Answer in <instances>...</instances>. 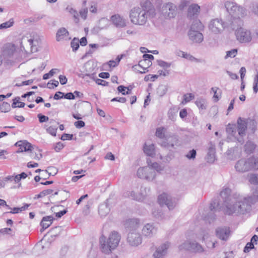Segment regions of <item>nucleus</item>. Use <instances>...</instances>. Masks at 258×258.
Segmentation results:
<instances>
[{"label": "nucleus", "mask_w": 258, "mask_h": 258, "mask_svg": "<svg viewBox=\"0 0 258 258\" xmlns=\"http://www.w3.org/2000/svg\"><path fill=\"white\" fill-rule=\"evenodd\" d=\"M235 34L236 39L240 43H248L252 39L250 31L242 27L236 30Z\"/></svg>", "instance_id": "13"}, {"label": "nucleus", "mask_w": 258, "mask_h": 258, "mask_svg": "<svg viewBox=\"0 0 258 258\" xmlns=\"http://www.w3.org/2000/svg\"><path fill=\"white\" fill-rule=\"evenodd\" d=\"M111 21L116 27L122 28L126 26L125 20L119 15L112 16Z\"/></svg>", "instance_id": "21"}, {"label": "nucleus", "mask_w": 258, "mask_h": 258, "mask_svg": "<svg viewBox=\"0 0 258 258\" xmlns=\"http://www.w3.org/2000/svg\"><path fill=\"white\" fill-rule=\"evenodd\" d=\"M64 95V93L60 92H57L53 96V99L55 100H58L63 98V96Z\"/></svg>", "instance_id": "62"}, {"label": "nucleus", "mask_w": 258, "mask_h": 258, "mask_svg": "<svg viewBox=\"0 0 258 258\" xmlns=\"http://www.w3.org/2000/svg\"><path fill=\"white\" fill-rule=\"evenodd\" d=\"M237 52V49H236L228 51L226 52V55L225 56V58L226 59L228 57H234L236 56Z\"/></svg>", "instance_id": "46"}, {"label": "nucleus", "mask_w": 258, "mask_h": 258, "mask_svg": "<svg viewBox=\"0 0 258 258\" xmlns=\"http://www.w3.org/2000/svg\"><path fill=\"white\" fill-rule=\"evenodd\" d=\"M30 205L25 204L23 206L20 208H14L11 209L12 210L9 213L11 214H17L22 212L23 211L26 210L29 207Z\"/></svg>", "instance_id": "35"}, {"label": "nucleus", "mask_w": 258, "mask_h": 258, "mask_svg": "<svg viewBox=\"0 0 258 258\" xmlns=\"http://www.w3.org/2000/svg\"><path fill=\"white\" fill-rule=\"evenodd\" d=\"M190 251L194 252H202L204 251V248L201 244L193 241H191Z\"/></svg>", "instance_id": "28"}, {"label": "nucleus", "mask_w": 258, "mask_h": 258, "mask_svg": "<svg viewBox=\"0 0 258 258\" xmlns=\"http://www.w3.org/2000/svg\"><path fill=\"white\" fill-rule=\"evenodd\" d=\"M235 168L239 172H245L258 169V162H236Z\"/></svg>", "instance_id": "15"}, {"label": "nucleus", "mask_w": 258, "mask_h": 258, "mask_svg": "<svg viewBox=\"0 0 258 258\" xmlns=\"http://www.w3.org/2000/svg\"><path fill=\"white\" fill-rule=\"evenodd\" d=\"M144 152L147 156L153 157L155 154L154 145L153 144L149 145L145 144L144 146Z\"/></svg>", "instance_id": "26"}, {"label": "nucleus", "mask_w": 258, "mask_h": 258, "mask_svg": "<svg viewBox=\"0 0 258 258\" xmlns=\"http://www.w3.org/2000/svg\"><path fill=\"white\" fill-rule=\"evenodd\" d=\"M71 45L73 51H76L79 47V40L74 38L71 42Z\"/></svg>", "instance_id": "41"}, {"label": "nucleus", "mask_w": 258, "mask_h": 258, "mask_svg": "<svg viewBox=\"0 0 258 258\" xmlns=\"http://www.w3.org/2000/svg\"><path fill=\"white\" fill-rule=\"evenodd\" d=\"M99 214L101 216H106L109 212V209L106 204L101 205L99 207L98 210Z\"/></svg>", "instance_id": "33"}, {"label": "nucleus", "mask_w": 258, "mask_h": 258, "mask_svg": "<svg viewBox=\"0 0 258 258\" xmlns=\"http://www.w3.org/2000/svg\"><path fill=\"white\" fill-rule=\"evenodd\" d=\"M156 11L152 3L148 0L141 3L140 7H134L130 13L131 22L138 25H144L148 19L155 17Z\"/></svg>", "instance_id": "2"}, {"label": "nucleus", "mask_w": 258, "mask_h": 258, "mask_svg": "<svg viewBox=\"0 0 258 258\" xmlns=\"http://www.w3.org/2000/svg\"><path fill=\"white\" fill-rule=\"evenodd\" d=\"M53 190L51 189H46L42 191H41L38 197L42 198L43 197L46 195L52 194Z\"/></svg>", "instance_id": "49"}, {"label": "nucleus", "mask_w": 258, "mask_h": 258, "mask_svg": "<svg viewBox=\"0 0 258 258\" xmlns=\"http://www.w3.org/2000/svg\"><path fill=\"white\" fill-rule=\"evenodd\" d=\"M11 110V106L9 103L4 102L1 107V110L2 112H8Z\"/></svg>", "instance_id": "43"}, {"label": "nucleus", "mask_w": 258, "mask_h": 258, "mask_svg": "<svg viewBox=\"0 0 258 258\" xmlns=\"http://www.w3.org/2000/svg\"><path fill=\"white\" fill-rule=\"evenodd\" d=\"M158 201L160 206H166L169 210L173 209L176 204L170 196L164 192L159 196Z\"/></svg>", "instance_id": "16"}, {"label": "nucleus", "mask_w": 258, "mask_h": 258, "mask_svg": "<svg viewBox=\"0 0 258 258\" xmlns=\"http://www.w3.org/2000/svg\"><path fill=\"white\" fill-rule=\"evenodd\" d=\"M16 48L14 44L8 43L3 47L4 54L7 56H11L15 51Z\"/></svg>", "instance_id": "24"}, {"label": "nucleus", "mask_w": 258, "mask_h": 258, "mask_svg": "<svg viewBox=\"0 0 258 258\" xmlns=\"http://www.w3.org/2000/svg\"><path fill=\"white\" fill-rule=\"evenodd\" d=\"M157 61L158 65L163 68H168L171 66V64L170 63H168L162 60H159Z\"/></svg>", "instance_id": "52"}, {"label": "nucleus", "mask_w": 258, "mask_h": 258, "mask_svg": "<svg viewBox=\"0 0 258 258\" xmlns=\"http://www.w3.org/2000/svg\"><path fill=\"white\" fill-rule=\"evenodd\" d=\"M88 13V9L87 8H83L81 9L80 11V15L81 17L84 20H85L87 18Z\"/></svg>", "instance_id": "56"}, {"label": "nucleus", "mask_w": 258, "mask_h": 258, "mask_svg": "<svg viewBox=\"0 0 258 258\" xmlns=\"http://www.w3.org/2000/svg\"><path fill=\"white\" fill-rule=\"evenodd\" d=\"M202 27L201 22H196L193 23L188 32L189 39L194 42L201 43L203 41L204 37L202 33H200L198 30Z\"/></svg>", "instance_id": "11"}, {"label": "nucleus", "mask_w": 258, "mask_h": 258, "mask_svg": "<svg viewBox=\"0 0 258 258\" xmlns=\"http://www.w3.org/2000/svg\"><path fill=\"white\" fill-rule=\"evenodd\" d=\"M14 24L13 19H11L9 21L3 23L0 25V29H6L12 26Z\"/></svg>", "instance_id": "42"}, {"label": "nucleus", "mask_w": 258, "mask_h": 258, "mask_svg": "<svg viewBox=\"0 0 258 258\" xmlns=\"http://www.w3.org/2000/svg\"><path fill=\"white\" fill-rule=\"evenodd\" d=\"M178 139L177 136L172 135L171 136L166 137L165 141L161 143V146L165 147H172L176 146L178 144Z\"/></svg>", "instance_id": "20"}, {"label": "nucleus", "mask_w": 258, "mask_h": 258, "mask_svg": "<svg viewBox=\"0 0 258 258\" xmlns=\"http://www.w3.org/2000/svg\"><path fill=\"white\" fill-rule=\"evenodd\" d=\"M37 117L39 119V121L40 122L42 123L44 122H46L48 120L49 118L48 117L43 115L42 114H38L37 115Z\"/></svg>", "instance_id": "55"}, {"label": "nucleus", "mask_w": 258, "mask_h": 258, "mask_svg": "<svg viewBox=\"0 0 258 258\" xmlns=\"http://www.w3.org/2000/svg\"><path fill=\"white\" fill-rule=\"evenodd\" d=\"M191 246V241H186L182 243L179 246V249L180 250H187L190 251V248Z\"/></svg>", "instance_id": "40"}, {"label": "nucleus", "mask_w": 258, "mask_h": 258, "mask_svg": "<svg viewBox=\"0 0 258 258\" xmlns=\"http://www.w3.org/2000/svg\"><path fill=\"white\" fill-rule=\"evenodd\" d=\"M133 88V87L132 85H129L128 87L120 85L117 87V89L119 92L124 95L131 94Z\"/></svg>", "instance_id": "29"}, {"label": "nucleus", "mask_w": 258, "mask_h": 258, "mask_svg": "<svg viewBox=\"0 0 258 258\" xmlns=\"http://www.w3.org/2000/svg\"><path fill=\"white\" fill-rule=\"evenodd\" d=\"M196 151L194 149H192L188 153L186 156L189 160L194 159L196 156Z\"/></svg>", "instance_id": "51"}, {"label": "nucleus", "mask_w": 258, "mask_h": 258, "mask_svg": "<svg viewBox=\"0 0 258 258\" xmlns=\"http://www.w3.org/2000/svg\"><path fill=\"white\" fill-rule=\"evenodd\" d=\"M229 229L227 228H218L216 230V235L222 240H226L229 236Z\"/></svg>", "instance_id": "23"}, {"label": "nucleus", "mask_w": 258, "mask_h": 258, "mask_svg": "<svg viewBox=\"0 0 258 258\" xmlns=\"http://www.w3.org/2000/svg\"><path fill=\"white\" fill-rule=\"evenodd\" d=\"M254 248V244L252 243V242H248L244 248V252H249L251 249H253Z\"/></svg>", "instance_id": "53"}, {"label": "nucleus", "mask_w": 258, "mask_h": 258, "mask_svg": "<svg viewBox=\"0 0 258 258\" xmlns=\"http://www.w3.org/2000/svg\"><path fill=\"white\" fill-rule=\"evenodd\" d=\"M61 230V227H55V228L51 229L50 232L52 233L53 236H56L57 234L56 233L58 232V233L59 234Z\"/></svg>", "instance_id": "58"}, {"label": "nucleus", "mask_w": 258, "mask_h": 258, "mask_svg": "<svg viewBox=\"0 0 258 258\" xmlns=\"http://www.w3.org/2000/svg\"><path fill=\"white\" fill-rule=\"evenodd\" d=\"M63 97H64L65 99L71 100V99H74L75 98V96L74 94V93L72 92L67 93L66 94H64L63 96Z\"/></svg>", "instance_id": "61"}, {"label": "nucleus", "mask_w": 258, "mask_h": 258, "mask_svg": "<svg viewBox=\"0 0 258 258\" xmlns=\"http://www.w3.org/2000/svg\"><path fill=\"white\" fill-rule=\"evenodd\" d=\"M0 232L3 234H9L11 236L15 235V232L10 228H5L0 230Z\"/></svg>", "instance_id": "44"}, {"label": "nucleus", "mask_w": 258, "mask_h": 258, "mask_svg": "<svg viewBox=\"0 0 258 258\" xmlns=\"http://www.w3.org/2000/svg\"><path fill=\"white\" fill-rule=\"evenodd\" d=\"M158 227L154 223H146L142 228V235L146 238H151L157 232Z\"/></svg>", "instance_id": "17"}, {"label": "nucleus", "mask_w": 258, "mask_h": 258, "mask_svg": "<svg viewBox=\"0 0 258 258\" xmlns=\"http://www.w3.org/2000/svg\"><path fill=\"white\" fill-rule=\"evenodd\" d=\"M248 181L253 184H258V174H250L247 175Z\"/></svg>", "instance_id": "36"}, {"label": "nucleus", "mask_w": 258, "mask_h": 258, "mask_svg": "<svg viewBox=\"0 0 258 258\" xmlns=\"http://www.w3.org/2000/svg\"><path fill=\"white\" fill-rule=\"evenodd\" d=\"M166 128L164 127H160L156 128L155 135L160 139H166L167 136H165Z\"/></svg>", "instance_id": "31"}, {"label": "nucleus", "mask_w": 258, "mask_h": 258, "mask_svg": "<svg viewBox=\"0 0 258 258\" xmlns=\"http://www.w3.org/2000/svg\"><path fill=\"white\" fill-rule=\"evenodd\" d=\"M54 220V218L52 216H47L44 217L40 223V225L42 228L40 229V232H43V231L48 228L52 223Z\"/></svg>", "instance_id": "22"}, {"label": "nucleus", "mask_w": 258, "mask_h": 258, "mask_svg": "<svg viewBox=\"0 0 258 258\" xmlns=\"http://www.w3.org/2000/svg\"><path fill=\"white\" fill-rule=\"evenodd\" d=\"M49 175H54L57 172V170L54 167H50L46 171Z\"/></svg>", "instance_id": "57"}, {"label": "nucleus", "mask_w": 258, "mask_h": 258, "mask_svg": "<svg viewBox=\"0 0 258 258\" xmlns=\"http://www.w3.org/2000/svg\"><path fill=\"white\" fill-rule=\"evenodd\" d=\"M129 231L126 241L132 247H138L142 243V235L140 232V221L138 219H132L127 222Z\"/></svg>", "instance_id": "4"}, {"label": "nucleus", "mask_w": 258, "mask_h": 258, "mask_svg": "<svg viewBox=\"0 0 258 258\" xmlns=\"http://www.w3.org/2000/svg\"><path fill=\"white\" fill-rule=\"evenodd\" d=\"M69 35V32L68 30L64 28H61L58 29L56 35V38L57 41H59L63 39L65 37Z\"/></svg>", "instance_id": "27"}, {"label": "nucleus", "mask_w": 258, "mask_h": 258, "mask_svg": "<svg viewBox=\"0 0 258 258\" xmlns=\"http://www.w3.org/2000/svg\"><path fill=\"white\" fill-rule=\"evenodd\" d=\"M209 28L213 33L218 34L226 28V23L221 19H214L210 21L209 24Z\"/></svg>", "instance_id": "14"}, {"label": "nucleus", "mask_w": 258, "mask_h": 258, "mask_svg": "<svg viewBox=\"0 0 258 258\" xmlns=\"http://www.w3.org/2000/svg\"><path fill=\"white\" fill-rule=\"evenodd\" d=\"M148 166L140 168L137 171L138 176L149 181L155 177V171L161 172L164 169L162 162H150Z\"/></svg>", "instance_id": "5"}, {"label": "nucleus", "mask_w": 258, "mask_h": 258, "mask_svg": "<svg viewBox=\"0 0 258 258\" xmlns=\"http://www.w3.org/2000/svg\"><path fill=\"white\" fill-rule=\"evenodd\" d=\"M206 101L205 99H202V98L198 99L195 102L196 104L199 107V108L202 109V110L206 109Z\"/></svg>", "instance_id": "39"}, {"label": "nucleus", "mask_w": 258, "mask_h": 258, "mask_svg": "<svg viewBox=\"0 0 258 258\" xmlns=\"http://www.w3.org/2000/svg\"><path fill=\"white\" fill-rule=\"evenodd\" d=\"M200 7L197 4H192L188 8L187 15L189 17L197 15L200 12Z\"/></svg>", "instance_id": "25"}, {"label": "nucleus", "mask_w": 258, "mask_h": 258, "mask_svg": "<svg viewBox=\"0 0 258 258\" xmlns=\"http://www.w3.org/2000/svg\"><path fill=\"white\" fill-rule=\"evenodd\" d=\"M211 90L214 92L213 98L216 99L215 101H217L221 98V92L220 89L218 87H212Z\"/></svg>", "instance_id": "38"}, {"label": "nucleus", "mask_w": 258, "mask_h": 258, "mask_svg": "<svg viewBox=\"0 0 258 258\" xmlns=\"http://www.w3.org/2000/svg\"><path fill=\"white\" fill-rule=\"evenodd\" d=\"M73 137V135L69 134H63L61 137V140H72Z\"/></svg>", "instance_id": "60"}, {"label": "nucleus", "mask_w": 258, "mask_h": 258, "mask_svg": "<svg viewBox=\"0 0 258 258\" xmlns=\"http://www.w3.org/2000/svg\"><path fill=\"white\" fill-rule=\"evenodd\" d=\"M20 98L19 97H16L13 99V102L12 104V107L13 108L19 107V108H23L25 103L22 102L20 101Z\"/></svg>", "instance_id": "34"}, {"label": "nucleus", "mask_w": 258, "mask_h": 258, "mask_svg": "<svg viewBox=\"0 0 258 258\" xmlns=\"http://www.w3.org/2000/svg\"><path fill=\"white\" fill-rule=\"evenodd\" d=\"M120 240V236L116 231H112L110 233L108 238L102 236L100 238V247L103 252L110 253L112 250L115 249Z\"/></svg>", "instance_id": "6"}, {"label": "nucleus", "mask_w": 258, "mask_h": 258, "mask_svg": "<svg viewBox=\"0 0 258 258\" xmlns=\"http://www.w3.org/2000/svg\"><path fill=\"white\" fill-rule=\"evenodd\" d=\"M63 147V144L61 142H58L55 145L54 149L56 152L59 151L61 149H62Z\"/></svg>", "instance_id": "64"}, {"label": "nucleus", "mask_w": 258, "mask_h": 258, "mask_svg": "<svg viewBox=\"0 0 258 258\" xmlns=\"http://www.w3.org/2000/svg\"><path fill=\"white\" fill-rule=\"evenodd\" d=\"M189 4V2L186 0H182L181 1L179 6L178 9L180 10H183L185 8H186Z\"/></svg>", "instance_id": "50"}, {"label": "nucleus", "mask_w": 258, "mask_h": 258, "mask_svg": "<svg viewBox=\"0 0 258 258\" xmlns=\"http://www.w3.org/2000/svg\"><path fill=\"white\" fill-rule=\"evenodd\" d=\"M255 148V145L250 141L247 142L244 146L245 152L248 154L252 153Z\"/></svg>", "instance_id": "30"}, {"label": "nucleus", "mask_w": 258, "mask_h": 258, "mask_svg": "<svg viewBox=\"0 0 258 258\" xmlns=\"http://www.w3.org/2000/svg\"><path fill=\"white\" fill-rule=\"evenodd\" d=\"M150 191L148 187L138 185L124 193V197L137 201H142Z\"/></svg>", "instance_id": "9"}, {"label": "nucleus", "mask_w": 258, "mask_h": 258, "mask_svg": "<svg viewBox=\"0 0 258 258\" xmlns=\"http://www.w3.org/2000/svg\"><path fill=\"white\" fill-rule=\"evenodd\" d=\"M57 127V126H50L47 128V132L51 134L53 136H56V131Z\"/></svg>", "instance_id": "47"}, {"label": "nucleus", "mask_w": 258, "mask_h": 258, "mask_svg": "<svg viewBox=\"0 0 258 258\" xmlns=\"http://www.w3.org/2000/svg\"><path fill=\"white\" fill-rule=\"evenodd\" d=\"M225 23L227 29L235 30V31L239 28L242 27L243 23L241 18L237 17H231L230 19L225 22Z\"/></svg>", "instance_id": "19"}, {"label": "nucleus", "mask_w": 258, "mask_h": 258, "mask_svg": "<svg viewBox=\"0 0 258 258\" xmlns=\"http://www.w3.org/2000/svg\"><path fill=\"white\" fill-rule=\"evenodd\" d=\"M215 149L213 147L209 148L207 154V159L208 161H215L216 159L215 157Z\"/></svg>", "instance_id": "32"}, {"label": "nucleus", "mask_w": 258, "mask_h": 258, "mask_svg": "<svg viewBox=\"0 0 258 258\" xmlns=\"http://www.w3.org/2000/svg\"><path fill=\"white\" fill-rule=\"evenodd\" d=\"M219 203L218 201L216 200L213 201L210 205V209L211 211L217 210L219 209Z\"/></svg>", "instance_id": "45"}, {"label": "nucleus", "mask_w": 258, "mask_h": 258, "mask_svg": "<svg viewBox=\"0 0 258 258\" xmlns=\"http://www.w3.org/2000/svg\"><path fill=\"white\" fill-rule=\"evenodd\" d=\"M231 192L229 188H225L220 193V196L224 200L222 209L228 215L243 214L251 204L258 201V188L247 197L238 194L231 195Z\"/></svg>", "instance_id": "1"}, {"label": "nucleus", "mask_w": 258, "mask_h": 258, "mask_svg": "<svg viewBox=\"0 0 258 258\" xmlns=\"http://www.w3.org/2000/svg\"><path fill=\"white\" fill-rule=\"evenodd\" d=\"M40 41V37L35 33H33L30 38L27 36H24L20 42L21 49L28 52L27 49L30 48L31 52H35L38 51V46Z\"/></svg>", "instance_id": "8"}, {"label": "nucleus", "mask_w": 258, "mask_h": 258, "mask_svg": "<svg viewBox=\"0 0 258 258\" xmlns=\"http://www.w3.org/2000/svg\"><path fill=\"white\" fill-rule=\"evenodd\" d=\"M74 124L77 128H80L85 126V123L82 120H78L75 122Z\"/></svg>", "instance_id": "59"}, {"label": "nucleus", "mask_w": 258, "mask_h": 258, "mask_svg": "<svg viewBox=\"0 0 258 258\" xmlns=\"http://www.w3.org/2000/svg\"><path fill=\"white\" fill-rule=\"evenodd\" d=\"M170 246V243L166 242L157 247L153 254V258H163L167 254L168 249Z\"/></svg>", "instance_id": "18"}, {"label": "nucleus", "mask_w": 258, "mask_h": 258, "mask_svg": "<svg viewBox=\"0 0 258 258\" xmlns=\"http://www.w3.org/2000/svg\"><path fill=\"white\" fill-rule=\"evenodd\" d=\"M227 12L231 17L242 18L246 15V11L243 7L232 2H226L225 4Z\"/></svg>", "instance_id": "10"}, {"label": "nucleus", "mask_w": 258, "mask_h": 258, "mask_svg": "<svg viewBox=\"0 0 258 258\" xmlns=\"http://www.w3.org/2000/svg\"><path fill=\"white\" fill-rule=\"evenodd\" d=\"M179 52L180 53H182V57L185 58H186V59H187L190 60H195L196 59L193 56H192L190 54L185 53V52H183L182 51H181V50L179 51Z\"/></svg>", "instance_id": "54"}, {"label": "nucleus", "mask_w": 258, "mask_h": 258, "mask_svg": "<svg viewBox=\"0 0 258 258\" xmlns=\"http://www.w3.org/2000/svg\"><path fill=\"white\" fill-rule=\"evenodd\" d=\"M59 80L60 83L61 85H64V84H67V81H68V79L66 78V77L63 75H60L59 76Z\"/></svg>", "instance_id": "63"}, {"label": "nucleus", "mask_w": 258, "mask_h": 258, "mask_svg": "<svg viewBox=\"0 0 258 258\" xmlns=\"http://www.w3.org/2000/svg\"><path fill=\"white\" fill-rule=\"evenodd\" d=\"M143 59L142 60H140L139 63V67H142L143 65V63H145L147 62V60H151L154 59V56L152 54H144L143 56Z\"/></svg>", "instance_id": "37"}, {"label": "nucleus", "mask_w": 258, "mask_h": 258, "mask_svg": "<svg viewBox=\"0 0 258 258\" xmlns=\"http://www.w3.org/2000/svg\"><path fill=\"white\" fill-rule=\"evenodd\" d=\"M194 98V95L191 93L184 94L183 96V101L185 103L189 102Z\"/></svg>", "instance_id": "48"}, {"label": "nucleus", "mask_w": 258, "mask_h": 258, "mask_svg": "<svg viewBox=\"0 0 258 258\" xmlns=\"http://www.w3.org/2000/svg\"><path fill=\"white\" fill-rule=\"evenodd\" d=\"M160 12L166 19L174 18L177 14L176 6L170 2L163 4L160 8Z\"/></svg>", "instance_id": "12"}, {"label": "nucleus", "mask_w": 258, "mask_h": 258, "mask_svg": "<svg viewBox=\"0 0 258 258\" xmlns=\"http://www.w3.org/2000/svg\"><path fill=\"white\" fill-rule=\"evenodd\" d=\"M237 126L235 124L227 125L226 131V132L231 136L237 138L238 142H243L242 139L237 138V132L238 135L241 137L245 136L247 129L250 131V133L253 134L256 128V122L253 119L244 118L239 117L237 120Z\"/></svg>", "instance_id": "3"}, {"label": "nucleus", "mask_w": 258, "mask_h": 258, "mask_svg": "<svg viewBox=\"0 0 258 258\" xmlns=\"http://www.w3.org/2000/svg\"><path fill=\"white\" fill-rule=\"evenodd\" d=\"M15 145L18 147L16 153L25 152L32 159L39 160L42 155L41 151L27 141H19Z\"/></svg>", "instance_id": "7"}]
</instances>
